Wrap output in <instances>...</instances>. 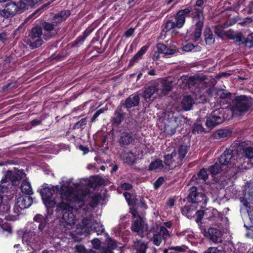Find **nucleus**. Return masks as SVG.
<instances>
[{"instance_id": "1", "label": "nucleus", "mask_w": 253, "mask_h": 253, "mask_svg": "<svg viewBox=\"0 0 253 253\" xmlns=\"http://www.w3.org/2000/svg\"><path fill=\"white\" fill-rule=\"evenodd\" d=\"M253 104V99L251 96L240 95L235 96L230 104V107L232 113L244 114L251 109Z\"/></svg>"}, {"instance_id": "2", "label": "nucleus", "mask_w": 253, "mask_h": 253, "mask_svg": "<svg viewBox=\"0 0 253 253\" xmlns=\"http://www.w3.org/2000/svg\"><path fill=\"white\" fill-rule=\"evenodd\" d=\"M230 118L228 110L223 108L215 109L207 117L206 125L208 128L211 129L216 126L223 123L225 120H229Z\"/></svg>"}, {"instance_id": "3", "label": "nucleus", "mask_w": 253, "mask_h": 253, "mask_svg": "<svg viewBox=\"0 0 253 253\" xmlns=\"http://www.w3.org/2000/svg\"><path fill=\"white\" fill-rule=\"evenodd\" d=\"M55 211L59 214L62 215V223H64L67 225H72L76 223V217L73 207L69 203L64 202L58 203L56 206Z\"/></svg>"}, {"instance_id": "4", "label": "nucleus", "mask_w": 253, "mask_h": 253, "mask_svg": "<svg viewBox=\"0 0 253 253\" xmlns=\"http://www.w3.org/2000/svg\"><path fill=\"white\" fill-rule=\"evenodd\" d=\"M186 200L187 203L198 205L201 209H203L207 205L208 198L203 191L196 186H192L188 191Z\"/></svg>"}, {"instance_id": "5", "label": "nucleus", "mask_w": 253, "mask_h": 253, "mask_svg": "<svg viewBox=\"0 0 253 253\" xmlns=\"http://www.w3.org/2000/svg\"><path fill=\"white\" fill-rule=\"evenodd\" d=\"M43 34L41 26H36L31 29L25 40L31 49H36L42 44L44 42L41 37Z\"/></svg>"}, {"instance_id": "6", "label": "nucleus", "mask_w": 253, "mask_h": 253, "mask_svg": "<svg viewBox=\"0 0 253 253\" xmlns=\"http://www.w3.org/2000/svg\"><path fill=\"white\" fill-rule=\"evenodd\" d=\"M238 159L236 147L233 146L227 149L218 159V161L228 169L234 166H238L236 164L238 162Z\"/></svg>"}, {"instance_id": "7", "label": "nucleus", "mask_w": 253, "mask_h": 253, "mask_svg": "<svg viewBox=\"0 0 253 253\" xmlns=\"http://www.w3.org/2000/svg\"><path fill=\"white\" fill-rule=\"evenodd\" d=\"M230 40H235V44L237 45H244L250 48L253 46V33H250L245 37L241 33L235 34L231 30L225 31L224 35Z\"/></svg>"}, {"instance_id": "8", "label": "nucleus", "mask_w": 253, "mask_h": 253, "mask_svg": "<svg viewBox=\"0 0 253 253\" xmlns=\"http://www.w3.org/2000/svg\"><path fill=\"white\" fill-rule=\"evenodd\" d=\"M194 12L192 11L191 8H188L186 7L184 9H181L178 11L174 15V19L175 20L176 24L177 25V28L178 29L181 28L184 25L186 18L185 17H190L192 19L195 17L196 13H197L199 10L194 9Z\"/></svg>"}, {"instance_id": "9", "label": "nucleus", "mask_w": 253, "mask_h": 253, "mask_svg": "<svg viewBox=\"0 0 253 253\" xmlns=\"http://www.w3.org/2000/svg\"><path fill=\"white\" fill-rule=\"evenodd\" d=\"M33 200L31 196H21L17 198V201L14 206L13 212V216H17L20 211L30 207L33 204Z\"/></svg>"}, {"instance_id": "10", "label": "nucleus", "mask_w": 253, "mask_h": 253, "mask_svg": "<svg viewBox=\"0 0 253 253\" xmlns=\"http://www.w3.org/2000/svg\"><path fill=\"white\" fill-rule=\"evenodd\" d=\"M118 131L120 134L118 138V143L121 147L127 148L128 146L134 143L135 136L132 132L121 129Z\"/></svg>"}, {"instance_id": "11", "label": "nucleus", "mask_w": 253, "mask_h": 253, "mask_svg": "<svg viewBox=\"0 0 253 253\" xmlns=\"http://www.w3.org/2000/svg\"><path fill=\"white\" fill-rule=\"evenodd\" d=\"M196 14L195 17L192 20L193 21H196L193 32V41L194 42H197L201 36L204 20V16H202V11L199 10Z\"/></svg>"}, {"instance_id": "12", "label": "nucleus", "mask_w": 253, "mask_h": 253, "mask_svg": "<svg viewBox=\"0 0 253 253\" xmlns=\"http://www.w3.org/2000/svg\"><path fill=\"white\" fill-rule=\"evenodd\" d=\"M236 153L238 154L239 160L244 158L248 159L252 161L253 160V147L248 146L244 143L239 144L236 147Z\"/></svg>"}, {"instance_id": "13", "label": "nucleus", "mask_w": 253, "mask_h": 253, "mask_svg": "<svg viewBox=\"0 0 253 253\" xmlns=\"http://www.w3.org/2000/svg\"><path fill=\"white\" fill-rule=\"evenodd\" d=\"M26 174L23 169H15L14 171L8 170L5 176L12 185H17L24 176Z\"/></svg>"}, {"instance_id": "14", "label": "nucleus", "mask_w": 253, "mask_h": 253, "mask_svg": "<svg viewBox=\"0 0 253 253\" xmlns=\"http://www.w3.org/2000/svg\"><path fill=\"white\" fill-rule=\"evenodd\" d=\"M126 113L124 112L123 107L119 105L114 112L110 121L112 125L115 126H119L125 120Z\"/></svg>"}, {"instance_id": "15", "label": "nucleus", "mask_w": 253, "mask_h": 253, "mask_svg": "<svg viewBox=\"0 0 253 253\" xmlns=\"http://www.w3.org/2000/svg\"><path fill=\"white\" fill-rule=\"evenodd\" d=\"M139 103L140 97L136 93L129 95L124 101H121L119 105L126 108L127 111H129L131 108L138 106Z\"/></svg>"}, {"instance_id": "16", "label": "nucleus", "mask_w": 253, "mask_h": 253, "mask_svg": "<svg viewBox=\"0 0 253 253\" xmlns=\"http://www.w3.org/2000/svg\"><path fill=\"white\" fill-rule=\"evenodd\" d=\"M55 26L56 25L52 22L50 23L46 21H43L42 23V30H43V38L45 41H47L52 38L55 34L57 33L55 30Z\"/></svg>"}, {"instance_id": "17", "label": "nucleus", "mask_w": 253, "mask_h": 253, "mask_svg": "<svg viewBox=\"0 0 253 253\" xmlns=\"http://www.w3.org/2000/svg\"><path fill=\"white\" fill-rule=\"evenodd\" d=\"M2 6L4 7V9L1 10L2 17L5 18L14 16L18 9V6L15 2H6L3 3Z\"/></svg>"}, {"instance_id": "18", "label": "nucleus", "mask_w": 253, "mask_h": 253, "mask_svg": "<svg viewBox=\"0 0 253 253\" xmlns=\"http://www.w3.org/2000/svg\"><path fill=\"white\" fill-rule=\"evenodd\" d=\"M204 235L213 243H216L221 241L220 231L213 227H210L207 230H204Z\"/></svg>"}, {"instance_id": "19", "label": "nucleus", "mask_w": 253, "mask_h": 253, "mask_svg": "<svg viewBox=\"0 0 253 253\" xmlns=\"http://www.w3.org/2000/svg\"><path fill=\"white\" fill-rule=\"evenodd\" d=\"M34 221L36 223L34 225L36 227H38V230L42 232L46 227L48 222L47 216L41 214H37L34 217Z\"/></svg>"}, {"instance_id": "20", "label": "nucleus", "mask_w": 253, "mask_h": 253, "mask_svg": "<svg viewBox=\"0 0 253 253\" xmlns=\"http://www.w3.org/2000/svg\"><path fill=\"white\" fill-rule=\"evenodd\" d=\"M55 193H59L62 200L69 201L72 192L69 188V186L65 184L61 186L56 185L54 186Z\"/></svg>"}, {"instance_id": "21", "label": "nucleus", "mask_w": 253, "mask_h": 253, "mask_svg": "<svg viewBox=\"0 0 253 253\" xmlns=\"http://www.w3.org/2000/svg\"><path fill=\"white\" fill-rule=\"evenodd\" d=\"M205 219L215 223L217 219H222L220 213L214 208H207L205 210Z\"/></svg>"}, {"instance_id": "22", "label": "nucleus", "mask_w": 253, "mask_h": 253, "mask_svg": "<svg viewBox=\"0 0 253 253\" xmlns=\"http://www.w3.org/2000/svg\"><path fill=\"white\" fill-rule=\"evenodd\" d=\"M199 207L198 205L187 203L181 208V211L189 219H191L195 215L196 210Z\"/></svg>"}, {"instance_id": "23", "label": "nucleus", "mask_w": 253, "mask_h": 253, "mask_svg": "<svg viewBox=\"0 0 253 253\" xmlns=\"http://www.w3.org/2000/svg\"><path fill=\"white\" fill-rule=\"evenodd\" d=\"M71 15L69 10H63L55 14L53 17L52 22L56 26L65 21Z\"/></svg>"}, {"instance_id": "24", "label": "nucleus", "mask_w": 253, "mask_h": 253, "mask_svg": "<svg viewBox=\"0 0 253 253\" xmlns=\"http://www.w3.org/2000/svg\"><path fill=\"white\" fill-rule=\"evenodd\" d=\"M149 47V45H148L143 46L130 60L128 66H133L135 64L137 63L139 60L141 59L142 58V56L146 52Z\"/></svg>"}, {"instance_id": "25", "label": "nucleus", "mask_w": 253, "mask_h": 253, "mask_svg": "<svg viewBox=\"0 0 253 253\" xmlns=\"http://www.w3.org/2000/svg\"><path fill=\"white\" fill-rule=\"evenodd\" d=\"M209 172L212 177L220 173L222 171L226 172L228 169L222 165V164L217 162L209 167L208 169Z\"/></svg>"}, {"instance_id": "26", "label": "nucleus", "mask_w": 253, "mask_h": 253, "mask_svg": "<svg viewBox=\"0 0 253 253\" xmlns=\"http://www.w3.org/2000/svg\"><path fill=\"white\" fill-rule=\"evenodd\" d=\"M133 248L136 251V253H146L148 248V242L142 240H136L134 242Z\"/></svg>"}, {"instance_id": "27", "label": "nucleus", "mask_w": 253, "mask_h": 253, "mask_svg": "<svg viewBox=\"0 0 253 253\" xmlns=\"http://www.w3.org/2000/svg\"><path fill=\"white\" fill-rule=\"evenodd\" d=\"M85 195L83 193H77L72 192L70 200L67 202L79 204V207L81 208L84 205V199Z\"/></svg>"}, {"instance_id": "28", "label": "nucleus", "mask_w": 253, "mask_h": 253, "mask_svg": "<svg viewBox=\"0 0 253 253\" xmlns=\"http://www.w3.org/2000/svg\"><path fill=\"white\" fill-rule=\"evenodd\" d=\"M159 90V87L156 85H151L144 88L142 96L147 100V99H150L153 95Z\"/></svg>"}, {"instance_id": "29", "label": "nucleus", "mask_w": 253, "mask_h": 253, "mask_svg": "<svg viewBox=\"0 0 253 253\" xmlns=\"http://www.w3.org/2000/svg\"><path fill=\"white\" fill-rule=\"evenodd\" d=\"M194 103L193 97L190 95L184 96L181 102V106L185 111L190 110Z\"/></svg>"}, {"instance_id": "30", "label": "nucleus", "mask_w": 253, "mask_h": 253, "mask_svg": "<svg viewBox=\"0 0 253 253\" xmlns=\"http://www.w3.org/2000/svg\"><path fill=\"white\" fill-rule=\"evenodd\" d=\"M209 178V174L208 169L206 168H202L199 172L192 176V180L197 183H199L198 180H202L203 181H206Z\"/></svg>"}, {"instance_id": "31", "label": "nucleus", "mask_w": 253, "mask_h": 253, "mask_svg": "<svg viewBox=\"0 0 253 253\" xmlns=\"http://www.w3.org/2000/svg\"><path fill=\"white\" fill-rule=\"evenodd\" d=\"M204 39L207 45H211L215 42L214 36L209 27H207L204 32Z\"/></svg>"}, {"instance_id": "32", "label": "nucleus", "mask_w": 253, "mask_h": 253, "mask_svg": "<svg viewBox=\"0 0 253 253\" xmlns=\"http://www.w3.org/2000/svg\"><path fill=\"white\" fill-rule=\"evenodd\" d=\"M42 200L52 198V197L55 193L54 187L50 188L46 187L42 188L39 191Z\"/></svg>"}, {"instance_id": "33", "label": "nucleus", "mask_w": 253, "mask_h": 253, "mask_svg": "<svg viewBox=\"0 0 253 253\" xmlns=\"http://www.w3.org/2000/svg\"><path fill=\"white\" fill-rule=\"evenodd\" d=\"M21 190L25 195L31 196L33 194V191L30 183L26 180H24L22 182Z\"/></svg>"}, {"instance_id": "34", "label": "nucleus", "mask_w": 253, "mask_h": 253, "mask_svg": "<svg viewBox=\"0 0 253 253\" xmlns=\"http://www.w3.org/2000/svg\"><path fill=\"white\" fill-rule=\"evenodd\" d=\"M232 131L230 129H220L215 131L214 137L216 139L229 137L231 135Z\"/></svg>"}, {"instance_id": "35", "label": "nucleus", "mask_w": 253, "mask_h": 253, "mask_svg": "<svg viewBox=\"0 0 253 253\" xmlns=\"http://www.w3.org/2000/svg\"><path fill=\"white\" fill-rule=\"evenodd\" d=\"M164 167L163 162L160 159H157L154 161L152 162L149 166L148 170L152 171L162 170Z\"/></svg>"}, {"instance_id": "36", "label": "nucleus", "mask_w": 253, "mask_h": 253, "mask_svg": "<svg viewBox=\"0 0 253 253\" xmlns=\"http://www.w3.org/2000/svg\"><path fill=\"white\" fill-rule=\"evenodd\" d=\"M143 228V222L141 218L136 219L131 224V230L137 233H139L140 231L142 233Z\"/></svg>"}, {"instance_id": "37", "label": "nucleus", "mask_w": 253, "mask_h": 253, "mask_svg": "<svg viewBox=\"0 0 253 253\" xmlns=\"http://www.w3.org/2000/svg\"><path fill=\"white\" fill-rule=\"evenodd\" d=\"M11 184L4 176L0 182V193L4 194L8 192L9 186Z\"/></svg>"}, {"instance_id": "38", "label": "nucleus", "mask_w": 253, "mask_h": 253, "mask_svg": "<svg viewBox=\"0 0 253 253\" xmlns=\"http://www.w3.org/2000/svg\"><path fill=\"white\" fill-rule=\"evenodd\" d=\"M172 87V82L166 80L162 83L161 88L159 89L161 90L162 93L166 95L171 90Z\"/></svg>"}, {"instance_id": "39", "label": "nucleus", "mask_w": 253, "mask_h": 253, "mask_svg": "<svg viewBox=\"0 0 253 253\" xmlns=\"http://www.w3.org/2000/svg\"><path fill=\"white\" fill-rule=\"evenodd\" d=\"M219 98L221 99L232 100L235 97L236 94L231 93L226 89H221L219 92Z\"/></svg>"}, {"instance_id": "40", "label": "nucleus", "mask_w": 253, "mask_h": 253, "mask_svg": "<svg viewBox=\"0 0 253 253\" xmlns=\"http://www.w3.org/2000/svg\"><path fill=\"white\" fill-rule=\"evenodd\" d=\"M198 81V78L193 76L190 77H186L183 80V82H184L188 86L189 88H190L192 86H195Z\"/></svg>"}, {"instance_id": "41", "label": "nucleus", "mask_w": 253, "mask_h": 253, "mask_svg": "<svg viewBox=\"0 0 253 253\" xmlns=\"http://www.w3.org/2000/svg\"><path fill=\"white\" fill-rule=\"evenodd\" d=\"M177 152L178 156V158L179 161L182 163L188 152L187 147L183 145H181L178 148Z\"/></svg>"}, {"instance_id": "42", "label": "nucleus", "mask_w": 253, "mask_h": 253, "mask_svg": "<svg viewBox=\"0 0 253 253\" xmlns=\"http://www.w3.org/2000/svg\"><path fill=\"white\" fill-rule=\"evenodd\" d=\"M135 157L136 155L131 151L126 153L124 156L125 163L130 166L134 165L135 162Z\"/></svg>"}, {"instance_id": "43", "label": "nucleus", "mask_w": 253, "mask_h": 253, "mask_svg": "<svg viewBox=\"0 0 253 253\" xmlns=\"http://www.w3.org/2000/svg\"><path fill=\"white\" fill-rule=\"evenodd\" d=\"M204 0H197L195 4L188 6L187 8H191L192 11L193 12L195 11L194 9H198L200 11H202V16H204L203 8H202L204 4Z\"/></svg>"}, {"instance_id": "44", "label": "nucleus", "mask_w": 253, "mask_h": 253, "mask_svg": "<svg viewBox=\"0 0 253 253\" xmlns=\"http://www.w3.org/2000/svg\"><path fill=\"white\" fill-rule=\"evenodd\" d=\"M174 28H177L176 23L172 19H168L165 23L162 31L167 33Z\"/></svg>"}, {"instance_id": "45", "label": "nucleus", "mask_w": 253, "mask_h": 253, "mask_svg": "<svg viewBox=\"0 0 253 253\" xmlns=\"http://www.w3.org/2000/svg\"><path fill=\"white\" fill-rule=\"evenodd\" d=\"M43 204H44L45 207L46 208V211L47 212L49 213V210L50 209H53L55 206L56 207L57 205L56 202L54 199H52V198L47 199L44 200H42Z\"/></svg>"}, {"instance_id": "46", "label": "nucleus", "mask_w": 253, "mask_h": 253, "mask_svg": "<svg viewBox=\"0 0 253 253\" xmlns=\"http://www.w3.org/2000/svg\"><path fill=\"white\" fill-rule=\"evenodd\" d=\"M86 124L87 118H83L74 125L73 129H80L81 130H82L84 129Z\"/></svg>"}, {"instance_id": "47", "label": "nucleus", "mask_w": 253, "mask_h": 253, "mask_svg": "<svg viewBox=\"0 0 253 253\" xmlns=\"http://www.w3.org/2000/svg\"><path fill=\"white\" fill-rule=\"evenodd\" d=\"M225 26L218 24L214 27V32L219 38H222L225 31H224Z\"/></svg>"}, {"instance_id": "48", "label": "nucleus", "mask_w": 253, "mask_h": 253, "mask_svg": "<svg viewBox=\"0 0 253 253\" xmlns=\"http://www.w3.org/2000/svg\"><path fill=\"white\" fill-rule=\"evenodd\" d=\"M36 231H31L30 230L29 231H25L24 232L22 240L25 241L26 242L30 243L33 241V236H35L36 235Z\"/></svg>"}, {"instance_id": "49", "label": "nucleus", "mask_w": 253, "mask_h": 253, "mask_svg": "<svg viewBox=\"0 0 253 253\" xmlns=\"http://www.w3.org/2000/svg\"><path fill=\"white\" fill-rule=\"evenodd\" d=\"M175 152H172L170 154L164 156V163L166 166H170L173 162V157L175 156Z\"/></svg>"}, {"instance_id": "50", "label": "nucleus", "mask_w": 253, "mask_h": 253, "mask_svg": "<svg viewBox=\"0 0 253 253\" xmlns=\"http://www.w3.org/2000/svg\"><path fill=\"white\" fill-rule=\"evenodd\" d=\"M203 132H206V131L205 130V128L201 124H195L193 125L192 128V133L193 134H200Z\"/></svg>"}, {"instance_id": "51", "label": "nucleus", "mask_w": 253, "mask_h": 253, "mask_svg": "<svg viewBox=\"0 0 253 253\" xmlns=\"http://www.w3.org/2000/svg\"><path fill=\"white\" fill-rule=\"evenodd\" d=\"M205 210H197L195 212V215H196V218L195 219V221L197 223H199L201 222L203 218H205Z\"/></svg>"}, {"instance_id": "52", "label": "nucleus", "mask_w": 253, "mask_h": 253, "mask_svg": "<svg viewBox=\"0 0 253 253\" xmlns=\"http://www.w3.org/2000/svg\"><path fill=\"white\" fill-rule=\"evenodd\" d=\"M84 40L80 35L75 41L70 43L71 47L72 48L78 47L80 45L83 44Z\"/></svg>"}, {"instance_id": "53", "label": "nucleus", "mask_w": 253, "mask_h": 253, "mask_svg": "<svg viewBox=\"0 0 253 253\" xmlns=\"http://www.w3.org/2000/svg\"><path fill=\"white\" fill-rule=\"evenodd\" d=\"M10 211V205L7 202L3 203L0 206V214H4Z\"/></svg>"}, {"instance_id": "54", "label": "nucleus", "mask_w": 253, "mask_h": 253, "mask_svg": "<svg viewBox=\"0 0 253 253\" xmlns=\"http://www.w3.org/2000/svg\"><path fill=\"white\" fill-rule=\"evenodd\" d=\"M188 247L185 245H182L181 246H170L169 247V250H174L177 252L184 253L186 251Z\"/></svg>"}, {"instance_id": "55", "label": "nucleus", "mask_w": 253, "mask_h": 253, "mask_svg": "<svg viewBox=\"0 0 253 253\" xmlns=\"http://www.w3.org/2000/svg\"><path fill=\"white\" fill-rule=\"evenodd\" d=\"M99 198L98 195H94L92 196L89 201V205L91 208H95L98 205Z\"/></svg>"}, {"instance_id": "56", "label": "nucleus", "mask_w": 253, "mask_h": 253, "mask_svg": "<svg viewBox=\"0 0 253 253\" xmlns=\"http://www.w3.org/2000/svg\"><path fill=\"white\" fill-rule=\"evenodd\" d=\"M107 246L108 247H109V248H111L113 250H115V249H116L118 247L117 246V243L118 242L113 239L112 238H110V237H108L107 238Z\"/></svg>"}, {"instance_id": "57", "label": "nucleus", "mask_w": 253, "mask_h": 253, "mask_svg": "<svg viewBox=\"0 0 253 253\" xmlns=\"http://www.w3.org/2000/svg\"><path fill=\"white\" fill-rule=\"evenodd\" d=\"M25 31L24 27V23L21 24L18 28H17L12 33V35L15 37L18 38L20 34L23 33Z\"/></svg>"}, {"instance_id": "58", "label": "nucleus", "mask_w": 253, "mask_h": 253, "mask_svg": "<svg viewBox=\"0 0 253 253\" xmlns=\"http://www.w3.org/2000/svg\"><path fill=\"white\" fill-rule=\"evenodd\" d=\"M152 240H153V244L155 245H156L157 246H160L162 241V238L161 235L160 234H154L152 238Z\"/></svg>"}, {"instance_id": "59", "label": "nucleus", "mask_w": 253, "mask_h": 253, "mask_svg": "<svg viewBox=\"0 0 253 253\" xmlns=\"http://www.w3.org/2000/svg\"><path fill=\"white\" fill-rule=\"evenodd\" d=\"M175 127H172L170 125H167L165 126V132L168 135H172L175 133Z\"/></svg>"}, {"instance_id": "60", "label": "nucleus", "mask_w": 253, "mask_h": 253, "mask_svg": "<svg viewBox=\"0 0 253 253\" xmlns=\"http://www.w3.org/2000/svg\"><path fill=\"white\" fill-rule=\"evenodd\" d=\"M177 51V48L175 46H170L169 47L167 46L166 48L165 55H173Z\"/></svg>"}, {"instance_id": "61", "label": "nucleus", "mask_w": 253, "mask_h": 253, "mask_svg": "<svg viewBox=\"0 0 253 253\" xmlns=\"http://www.w3.org/2000/svg\"><path fill=\"white\" fill-rule=\"evenodd\" d=\"M105 109L104 108H101L96 111L93 116L91 118V122L92 123L96 121L98 116L102 113H104Z\"/></svg>"}, {"instance_id": "62", "label": "nucleus", "mask_w": 253, "mask_h": 253, "mask_svg": "<svg viewBox=\"0 0 253 253\" xmlns=\"http://www.w3.org/2000/svg\"><path fill=\"white\" fill-rule=\"evenodd\" d=\"M167 47V46L163 43L159 42L157 44V50L159 53L165 54Z\"/></svg>"}, {"instance_id": "63", "label": "nucleus", "mask_w": 253, "mask_h": 253, "mask_svg": "<svg viewBox=\"0 0 253 253\" xmlns=\"http://www.w3.org/2000/svg\"><path fill=\"white\" fill-rule=\"evenodd\" d=\"M203 253H222V251L216 247H210Z\"/></svg>"}, {"instance_id": "64", "label": "nucleus", "mask_w": 253, "mask_h": 253, "mask_svg": "<svg viewBox=\"0 0 253 253\" xmlns=\"http://www.w3.org/2000/svg\"><path fill=\"white\" fill-rule=\"evenodd\" d=\"M76 252L77 253H86L87 250L85 249L84 245H77L75 247Z\"/></svg>"}]
</instances>
